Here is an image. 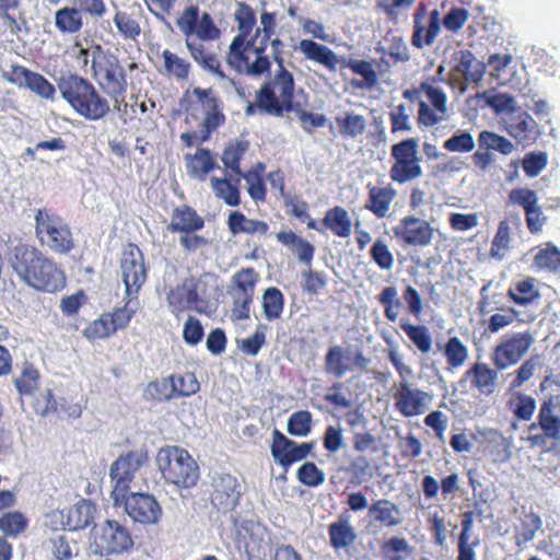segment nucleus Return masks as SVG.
Returning a JSON list of instances; mask_svg holds the SVG:
<instances>
[{"instance_id": "f257e3e1", "label": "nucleus", "mask_w": 560, "mask_h": 560, "mask_svg": "<svg viewBox=\"0 0 560 560\" xmlns=\"http://www.w3.org/2000/svg\"><path fill=\"white\" fill-rule=\"evenodd\" d=\"M149 460L148 450L144 447L121 454L109 469L113 482L110 497L114 505L125 506L126 513L137 523L143 525L156 524L162 517V508L158 500L149 493H129L130 485L137 471Z\"/></svg>"}, {"instance_id": "f03ea898", "label": "nucleus", "mask_w": 560, "mask_h": 560, "mask_svg": "<svg viewBox=\"0 0 560 560\" xmlns=\"http://www.w3.org/2000/svg\"><path fill=\"white\" fill-rule=\"evenodd\" d=\"M295 80L285 66L277 67L255 93V101L245 108L247 116L270 115L281 117L294 110Z\"/></svg>"}, {"instance_id": "7ed1b4c3", "label": "nucleus", "mask_w": 560, "mask_h": 560, "mask_svg": "<svg viewBox=\"0 0 560 560\" xmlns=\"http://www.w3.org/2000/svg\"><path fill=\"white\" fill-rule=\"evenodd\" d=\"M61 97L86 120H101L110 112L109 102L94 84L78 73L62 74L57 81Z\"/></svg>"}, {"instance_id": "20e7f679", "label": "nucleus", "mask_w": 560, "mask_h": 560, "mask_svg": "<svg viewBox=\"0 0 560 560\" xmlns=\"http://www.w3.org/2000/svg\"><path fill=\"white\" fill-rule=\"evenodd\" d=\"M91 70L102 91L113 101L114 108L121 112L122 106L127 107L128 81L118 58L96 45L92 52Z\"/></svg>"}, {"instance_id": "39448f33", "label": "nucleus", "mask_w": 560, "mask_h": 560, "mask_svg": "<svg viewBox=\"0 0 560 560\" xmlns=\"http://www.w3.org/2000/svg\"><path fill=\"white\" fill-rule=\"evenodd\" d=\"M156 465L167 483L180 489H190L199 480V466L183 447L166 445L156 454Z\"/></svg>"}, {"instance_id": "423d86ee", "label": "nucleus", "mask_w": 560, "mask_h": 560, "mask_svg": "<svg viewBox=\"0 0 560 560\" xmlns=\"http://www.w3.org/2000/svg\"><path fill=\"white\" fill-rule=\"evenodd\" d=\"M277 24L276 12H261L260 25L256 27L255 32L250 36L245 67L241 68L238 74L261 77L270 71L271 60L267 55V48L269 46L270 37L276 34Z\"/></svg>"}, {"instance_id": "0eeeda50", "label": "nucleus", "mask_w": 560, "mask_h": 560, "mask_svg": "<svg viewBox=\"0 0 560 560\" xmlns=\"http://www.w3.org/2000/svg\"><path fill=\"white\" fill-rule=\"evenodd\" d=\"M35 233L39 243L58 254H68L74 248V240L68 223L46 208L35 214Z\"/></svg>"}, {"instance_id": "6e6552de", "label": "nucleus", "mask_w": 560, "mask_h": 560, "mask_svg": "<svg viewBox=\"0 0 560 560\" xmlns=\"http://www.w3.org/2000/svg\"><path fill=\"white\" fill-rule=\"evenodd\" d=\"M133 545L129 529L115 520L95 525L91 534V550L100 557L128 552Z\"/></svg>"}, {"instance_id": "1a4fd4ad", "label": "nucleus", "mask_w": 560, "mask_h": 560, "mask_svg": "<svg viewBox=\"0 0 560 560\" xmlns=\"http://www.w3.org/2000/svg\"><path fill=\"white\" fill-rule=\"evenodd\" d=\"M234 21L238 33L233 37L225 59L230 68L240 73L241 68L245 67L249 39L257 22L255 10L246 2H237Z\"/></svg>"}, {"instance_id": "9d476101", "label": "nucleus", "mask_w": 560, "mask_h": 560, "mask_svg": "<svg viewBox=\"0 0 560 560\" xmlns=\"http://www.w3.org/2000/svg\"><path fill=\"white\" fill-rule=\"evenodd\" d=\"M486 73V65L478 60L470 50L463 49L453 54L448 84L462 95L468 86H479Z\"/></svg>"}, {"instance_id": "9b49d317", "label": "nucleus", "mask_w": 560, "mask_h": 560, "mask_svg": "<svg viewBox=\"0 0 560 560\" xmlns=\"http://www.w3.org/2000/svg\"><path fill=\"white\" fill-rule=\"evenodd\" d=\"M258 280L259 275L253 267L241 268L232 276L229 294L232 298L231 316L233 320L249 318Z\"/></svg>"}, {"instance_id": "f8f14e48", "label": "nucleus", "mask_w": 560, "mask_h": 560, "mask_svg": "<svg viewBox=\"0 0 560 560\" xmlns=\"http://www.w3.org/2000/svg\"><path fill=\"white\" fill-rule=\"evenodd\" d=\"M535 343L530 330L509 332L501 337L492 352V362L498 370L516 365Z\"/></svg>"}, {"instance_id": "ddd939ff", "label": "nucleus", "mask_w": 560, "mask_h": 560, "mask_svg": "<svg viewBox=\"0 0 560 560\" xmlns=\"http://www.w3.org/2000/svg\"><path fill=\"white\" fill-rule=\"evenodd\" d=\"M201 285L200 280L189 277L173 288L166 298L171 312L176 316L186 311L208 314L209 301L200 295L203 292Z\"/></svg>"}, {"instance_id": "4468645a", "label": "nucleus", "mask_w": 560, "mask_h": 560, "mask_svg": "<svg viewBox=\"0 0 560 560\" xmlns=\"http://www.w3.org/2000/svg\"><path fill=\"white\" fill-rule=\"evenodd\" d=\"M394 164L389 176L394 182L405 184L422 176V167L418 156V142L407 139L392 148Z\"/></svg>"}, {"instance_id": "2eb2a0df", "label": "nucleus", "mask_w": 560, "mask_h": 560, "mask_svg": "<svg viewBox=\"0 0 560 560\" xmlns=\"http://www.w3.org/2000/svg\"><path fill=\"white\" fill-rule=\"evenodd\" d=\"M121 279L125 284L126 301L129 305L137 296L147 280V268L143 254L135 244H128L120 259Z\"/></svg>"}, {"instance_id": "dca6fc26", "label": "nucleus", "mask_w": 560, "mask_h": 560, "mask_svg": "<svg viewBox=\"0 0 560 560\" xmlns=\"http://www.w3.org/2000/svg\"><path fill=\"white\" fill-rule=\"evenodd\" d=\"M135 314L136 308L129 306V301H125L122 306L115 307L112 312H104L92 320L84 328L83 336L91 341L109 338L118 330L127 328Z\"/></svg>"}, {"instance_id": "f3484780", "label": "nucleus", "mask_w": 560, "mask_h": 560, "mask_svg": "<svg viewBox=\"0 0 560 560\" xmlns=\"http://www.w3.org/2000/svg\"><path fill=\"white\" fill-rule=\"evenodd\" d=\"M176 25L182 32L184 39L194 35L201 39H219L221 36V31L215 25L212 16L208 12H203L199 16V8L197 5L186 7L177 18Z\"/></svg>"}, {"instance_id": "a211bd4d", "label": "nucleus", "mask_w": 560, "mask_h": 560, "mask_svg": "<svg viewBox=\"0 0 560 560\" xmlns=\"http://www.w3.org/2000/svg\"><path fill=\"white\" fill-rule=\"evenodd\" d=\"M192 95L196 97V104L205 112L200 140L208 141L211 133L226 120L222 110V102L212 88H194Z\"/></svg>"}, {"instance_id": "6ab92c4d", "label": "nucleus", "mask_w": 560, "mask_h": 560, "mask_svg": "<svg viewBox=\"0 0 560 560\" xmlns=\"http://www.w3.org/2000/svg\"><path fill=\"white\" fill-rule=\"evenodd\" d=\"M3 78L20 89H26L42 98L52 101L56 95L55 85L43 74L21 65H12L3 73Z\"/></svg>"}, {"instance_id": "aec40b11", "label": "nucleus", "mask_w": 560, "mask_h": 560, "mask_svg": "<svg viewBox=\"0 0 560 560\" xmlns=\"http://www.w3.org/2000/svg\"><path fill=\"white\" fill-rule=\"evenodd\" d=\"M441 31L442 18L439 10L428 12L427 8L420 4L413 14L412 46L422 49L433 45Z\"/></svg>"}, {"instance_id": "412c9836", "label": "nucleus", "mask_w": 560, "mask_h": 560, "mask_svg": "<svg viewBox=\"0 0 560 560\" xmlns=\"http://www.w3.org/2000/svg\"><path fill=\"white\" fill-rule=\"evenodd\" d=\"M313 446L314 444L312 442L296 444L278 429L272 431V443L270 445L271 455L276 463L285 469L294 463L306 458L312 452Z\"/></svg>"}, {"instance_id": "4be33fe9", "label": "nucleus", "mask_w": 560, "mask_h": 560, "mask_svg": "<svg viewBox=\"0 0 560 560\" xmlns=\"http://www.w3.org/2000/svg\"><path fill=\"white\" fill-rule=\"evenodd\" d=\"M25 283L38 291L55 293L66 287V276L62 269L45 255Z\"/></svg>"}, {"instance_id": "5701e85b", "label": "nucleus", "mask_w": 560, "mask_h": 560, "mask_svg": "<svg viewBox=\"0 0 560 560\" xmlns=\"http://www.w3.org/2000/svg\"><path fill=\"white\" fill-rule=\"evenodd\" d=\"M214 40L215 39H201L197 35H194L185 39V46L192 60L202 70L210 72L218 79L225 80L228 75L222 68L218 54L211 50L206 44L207 42Z\"/></svg>"}, {"instance_id": "b1692460", "label": "nucleus", "mask_w": 560, "mask_h": 560, "mask_svg": "<svg viewBox=\"0 0 560 560\" xmlns=\"http://www.w3.org/2000/svg\"><path fill=\"white\" fill-rule=\"evenodd\" d=\"M432 397L419 388H413L409 381L400 382L395 394V406L405 417H415L424 413L431 404Z\"/></svg>"}, {"instance_id": "393cba45", "label": "nucleus", "mask_w": 560, "mask_h": 560, "mask_svg": "<svg viewBox=\"0 0 560 560\" xmlns=\"http://www.w3.org/2000/svg\"><path fill=\"white\" fill-rule=\"evenodd\" d=\"M45 254L37 247L20 243L9 254V265L25 283L44 258Z\"/></svg>"}, {"instance_id": "a878e982", "label": "nucleus", "mask_w": 560, "mask_h": 560, "mask_svg": "<svg viewBox=\"0 0 560 560\" xmlns=\"http://www.w3.org/2000/svg\"><path fill=\"white\" fill-rule=\"evenodd\" d=\"M394 232L407 244L413 246H428L433 238V228L431 224L416 215H407L401 219L399 224L394 228Z\"/></svg>"}, {"instance_id": "bb28decb", "label": "nucleus", "mask_w": 560, "mask_h": 560, "mask_svg": "<svg viewBox=\"0 0 560 560\" xmlns=\"http://www.w3.org/2000/svg\"><path fill=\"white\" fill-rule=\"evenodd\" d=\"M240 498V485L234 476L225 474L214 479L211 502L218 510L223 512L234 510Z\"/></svg>"}, {"instance_id": "cd10ccee", "label": "nucleus", "mask_w": 560, "mask_h": 560, "mask_svg": "<svg viewBox=\"0 0 560 560\" xmlns=\"http://www.w3.org/2000/svg\"><path fill=\"white\" fill-rule=\"evenodd\" d=\"M504 130L518 143L528 145L536 140L537 122L521 108L503 120Z\"/></svg>"}, {"instance_id": "c85d7f7f", "label": "nucleus", "mask_w": 560, "mask_h": 560, "mask_svg": "<svg viewBox=\"0 0 560 560\" xmlns=\"http://www.w3.org/2000/svg\"><path fill=\"white\" fill-rule=\"evenodd\" d=\"M537 420V425L548 439H560V395H551L542 401ZM530 428H536V424Z\"/></svg>"}, {"instance_id": "c756f323", "label": "nucleus", "mask_w": 560, "mask_h": 560, "mask_svg": "<svg viewBox=\"0 0 560 560\" xmlns=\"http://www.w3.org/2000/svg\"><path fill=\"white\" fill-rule=\"evenodd\" d=\"M184 160L188 176L199 182H205L218 167L217 156L208 148L198 147L194 153H186Z\"/></svg>"}, {"instance_id": "7c9ffc66", "label": "nucleus", "mask_w": 560, "mask_h": 560, "mask_svg": "<svg viewBox=\"0 0 560 560\" xmlns=\"http://www.w3.org/2000/svg\"><path fill=\"white\" fill-rule=\"evenodd\" d=\"M203 218L190 206L182 205L172 212L167 229L173 233L197 232L203 229Z\"/></svg>"}, {"instance_id": "2f4dec72", "label": "nucleus", "mask_w": 560, "mask_h": 560, "mask_svg": "<svg viewBox=\"0 0 560 560\" xmlns=\"http://www.w3.org/2000/svg\"><path fill=\"white\" fill-rule=\"evenodd\" d=\"M298 49L307 60L322 65L330 71L337 70L339 58L329 47L312 39H301Z\"/></svg>"}, {"instance_id": "473e14b6", "label": "nucleus", "mask_w": 560, "mask_h": 560, "mask_svg": "<svg viewBox=\"0 0 560 560\" xmlns=\"http://www.w3.org/2000/svg\"><path fill=\"white\" fill-rule=\"evenodd\" d=\"M161 58L163 66L161 72L164 77L177 82L189 80L192 65L187 58L180 57L170 49H164L161 54Z\"/></svg>"}, {"instance_id": "72a5a7b5", "label": "nucleus", "mask_w": 560, "mask_h": 560, "mask_svg": "<svg viewBox=\"0 0 560 560\" xmlns=\"http://www.w3.org/2000/svg\"><path fill=\"white\" fill-rule=\"evenodd\" d=\"M499 371L491 369L486 363H475L466 371V376L470 378L474 387L482 394L490 395L495 392L499 384Z\"/></svg>"}, {"instance_id": "f704fd0d", "label": "nucleus", "mask_w": 560, "mask_h": 560, "mask_svg": "<svg viewBox=\"0 0 560 560\" xmlns=\"http://www.w3.org/2000/svg\"><path fill=\"white\" fill-rule=\"evenodd\" d=\"M521 222V215L513 214L499 223L490 249L491 257L501 260L508 254L511 244V232L513 229L517 230Z\"/></svg>"}, {"instance_id": "c9c22d12", "label": "nucleus", "mask_w": 560, "mask_h": 560, "mask_svg": "<svg viewBox=\"0 0 560 560\" xmlns=\"http://www.w3.org/2000/svg\"><path fill=\"white\" fill-rule=\"evenodd\" d=\"M226 223L232 235H266L269 231V225L267 222L247 218L241 211H231Z\"/></svg>"}, {"instance_id": "e433bc0d", "label": "nucleus", "mask_w": 560, "mask_h": 560, "mask_svg": "<svg viewBox=\"0 0 560 560\" xmlns=\"http://www.w3.org/2000/svg\"><path fill=\"white\" fill-rule=\"evenodd\" d=\"M241 178L226 174L224 177H212L210 184L214 196L230 207H237L241 203Z\"/></svg>"}, {"instance_id": "4c0bfd02", "label": "nucleus", "mask_w": 560, "mask_h": 560, "mask_svg": "<svg viewBox=\"0 0 560 560\" xmlns=\"http://www.w3.org/2000/svg\"><path fill=\"white\" fill-rule=\"evenodd\" d=\"M397 197V191L389 185L383 187H370L366 207L378 218L389 214L390 206Z\"/></svg>"}, {"instance_id": "58836bf2", "label": "nucleus", "mask_w": 560, "mask_h": 560, "mask_svg": "<svg viewBox=\"0 0 560 560\" xmlns=\"http://www.w3.org/2000/svg\"><path fill=\"white\" fill-rule=\"evenodd\" d=\"M39 370L31 362H24L19 375L13 378V384L21 398L34 395L40 385Z\"/></svg>"}, {"instance_id": "ea45409f", "label": "nucleus", "mask_w": 560, "mask_h": 560, "mask_svg": "<svg viewBox=\"0 0 560 560\" xmlns=\"http://www.w3.org/2000/svg\"><path fill=\"white\" fill-rule=\"evenodd\" d=\"M508 296L517 305L526 306L536 303L540 299L536 280L525 278L515 281L508 290Z\"/></svg>"}, {"instance_id": "a19ab883", "label": "nucleus", "mask_w": 560, "mask_h": 560, "mask_svg": "<svg viewBox=\"0 0 560 560\" xmlns=\"http://www.w3.org/2000/svg\"><path fill=\"white\" fill-rule=\"evenodd\" d=\"M472 98L483 100L486 105L497 115L508 114L510 116L520 109L514 96L506 93H497L494 90L477 93Z\"/></svg>"}, {"instance_id": "79ce46f5", "label": "nucleus", "mask_w": 560, "mask_h": 560, "mask_svg": "<svg viewBox=\"0 0 560 560\" xmlns=\"http://www.w3.org/2000/svg\"><path fill=\"white\" fill-rule=\"evenodd\" d=\"M278 242H280L282 245L290 247L294 249L298 258L307 265L311 264L315 248L314 246L306 240L300 237L296 233L293 231H280L276 235Z\"/></svg>"}, {"instance_id": "37998d69", "label": "nucleus", "mask_w": 560, "mask_h": 560, "mask_svg": "<svg viewBox=\"0 0 560 560\" xmlns=\"http://www.w3.org/2000/svg\"><path fill=\"white\" fill-rule=\"evenodd\" d=\"M399 327L421 353L427 354L432 350L433 339L427 326L413 325L409 318L402 317L399 320Z\"/></svg>"}, {"instance_id": "c03bdc74", "label": "nucleus", "mask_w": 560, "mask_h": 560, "mask_svg": "<svg viewBox=\"0 0 560 560\" xmlns=\"http://www.w3.org/2000/svg\"><path fill=\"white\" fill-rule=\"evenodd\" d=\"M83 24V15L75 7H63L55 12V26L61 34L79 33Z\"/></svg>"}, {"instance_id": "a18cd8bd", "label": "nucleus", "mask_w": 560, "mask_h": 560, "mask_svg": "<svg viewBox=\"0 0 560 560\" xmlns=\"http://www.w3.org/2000/svg\"><path fill=\"white\" fill-rule=\"evenodd\" d=\"M248 149L247 141H235L229 143L223 152L221 160L225 166L226 175L243 177L241 170V160Z\"/></svg>"}, {"instance_id": "49530a36", "label": "nucleus", "mask_w": 560, "mask_h": 560, "mask_svg": "<svg viewBox=\"0 0 560 560\" xmlns=\"http://www.w3.org/2000/svg\"><path fill=\"white\" fill-rule=\"evenodd\" d=\"M174 384L170 376L155 378L147 384L143 390V398L147 401L164 402L174 398Z\"/></svg>"}, {"instance_id": "de8ad7c7", "label": "nucleus", "mask_w": 560, "mask_h": 560, "mask_svg": "<svg viewBox=\"0 0 560 560\" xmlns=\"http://www.w3.org/2000/svg\"><path fill=\"white\" fill-rule=\"evenodd\" d=\"M28 521L20 511L4 512L0 515V533L4 538H16L27 528Z\"/></svg>"}, {"instance_id": "09e8293b", "label": "nucleus", "mask_w": 560, "mask_h": 560, "mask_svg": "<svg viewBox=\"0 0 560 560\" xmlns=\"http://www.w3.org/2000/svg\"><path fill=\"white\" fill-rule=\"evenodd\" d=\"M284 307V296L276 287H269L262 294V311L268 320H276L281 317Z\"/></svg>"}, {"instance_id": "8fccbe9b", "label": "nucleus", "mask_w": 560, "mask_h": 560, "mask_svg": "<svg viewBox=\"0 0 560 560\" xmlns=\"http://www.w3.org/2000/svg\"><path fill=\"white\" fill-rule=\"evenodd\" d=\"M325 231L329 230L335 235L346 237L350 233V221L347 211L341 207L329 209L324 217Z\"/></svg>"}, {"instance_id": "3c124183", "label": "nucleus", "mask_w": 560, "mask_h": 560, "mask_svg": "<svg viewBox=\"0 0 560 560\" xmlns=\"http://www.w3.org/2000/svg\"><path fill=\"white\" fill-rule=\"evenodd\" d=\"M377 63L376 61L352 60V72L360 75L362 80L352 79V86L370 89L377 83Z\"/></svg>"}, {"instance_id": "603ef678", "label": "nucleus", "mask_w": 560, "mask_h": 560, "mask_svg": "<svg viewBox=\"0 0 560 560\" xmlns=\"http://www.w3.org/2000/svg\"><path fill=\"white\" fill-rule=\"evenodd\" d=\"M443 352L448 370L463 366L469 355L468 348L458 337H451L445 343Z\"/></svg>"}, {"instance_id": "864d4df0", "label": "nucleus", "mask_w": 560, "mask_h": 560, "mask_svg": "<svg viewBox=\"0 0 560 560\" xmlns=\"http://www.w3.org/2000/svg\"><path fill=\"white\" fill-rule=\"evenodd\" d=\"M480 149L494 150L503 155H510L515 150V145L508 138L492 131L483 130L478 136Z\"/></svg>"}, {"instance_id": "5fc2aeb1", "label": "nucleus", "mask_w": 560, "mask_h": 560, "mask_svg": "<svg viewBox=\"0 0 560 560\" xmlns=\"http://www.w3.org/2000/svg\"><path fill=\"white\" fill-rule=\"evenodd\" d=\"M378 301L384 306L385 317L390 322H396L402 307L397 288L394 285L385 287L378 295Z\"/></svg>"}, {"instance_id": "6e6d98bb", "label": "nucleus", "mask_w": 560, "mask_h": 560, "mask_svg": "<svg viewBox=\"0 0 560 560\" xmlns=\"http://www.w3.org/2000/svg\"><path fill=\"white\" fill-rule=\"evenodd\" d=\"M330 545L338 550L346 548L350 544V522L345 514H341L337 522L328 527Z\"/></svg>"}, {"instance_id": "4d7b16f0", "label": "nucleus", "mask_w": 560, "mask_h": 560, "mask_svg": "<svg viewBox=\"0 0 560 560\" xmlns=\"http://www.w3.org/2000/svg\"><path fill=\"white\" fill-rule=\"evenodd\" d=\"M31 396V407L35 415L39 417H47L48 415L55 413L57 411L58 404L50 388L39 393L36 392Z\"/></svg>"}, {"instance_id": "13d9d810", "label": "nucleus", "mask_w": 560, "mask_h": 560, "mask_svg": "<svg viewBox=\"0 0 560 560\" xmlns=\"http://www.w3.org/2000/svg\"><path fill=\"white\" fill-rule=\"evenodd\" d=\"M174 384V398L189 397L200 389V384L194 373L170 375Z\"/></svg>"}, {"instance_id": "bf43d9fd", "label": "nucleus", "mask_w": 560, "mask_h": 560, "mask_svg": "<svg viewBox=\"0 0 560 560\" xmlns=\"http://www.w3.org/2000/svg\"><path fill=\"white\" fill-rule=\"evenodd\" d=\"M287 430L293 436H306L312 430V413L308 410L293 412L288 419Z\"/></svg>"}, {"instance_id": "052dcab7", "label": "nucleus", "mask_w": 560, "mask_h": 560, "mask_svg": "<svg viewBox=\"0 0 560 560\" xmlns=\"http://www.w3.org/2000/svg\"><path fill=\"white\" fill-rule=\"evenodd\" d=\"M541 527V520L535 513H527L522 518V526L515 534L517 546H522L534 539L535 534Z\"/></svg>"}, {"instance_id": "680f3d73", "label": "nucleus", "mask_w": 560, "mask_h": 560, "mask_svg": "<svg viewBox=\"0 0 560 560\" xmlns=\"http://www.w3.org/2000/svg\"><path fill=\"white\" fill-rule=\"evenodd\" d=\"M386 343L388 345V360L395 366L401 380L400 382L409 381V378L412 377L413 372L411 366L405 362V357L399 350V345L388 338L386 339Z\"/></svg>"}, {"instance_id": "e2e57ef3", "label": "nucleus", "mask_w": 560, "mask_h": 560, "mask_svg": "<svg viewBox=\"0 0 560 560\" xmlns=\"http://www.w3.org/2000/svg\"><path fill=\"white\" fill-rule=\"evenodd\" d=\"M347 360L346 351L341 347H331L326 355V371L336 377L342 376L349 369Z\"/></svg>"}, {"instance_id": "0e129e2a", "label": "nucleus", "mask_w": 560, "mask_h": 560, "mask_svg": "<svg viewBox=\"0 0 560 560\" xmlns=\"http://www.w3.org/2000/svg\"><path fill=\"white\" fill-rule=\"evenodd\" d=\"M114 23L124 38L136 39L141 33L139 22L127 12H116L114 15Z\"/></svg>"}, {"instance_id": "69168bd1", "label": "nucleus", "mask_w": 560, "mask_h": 560, "mask_svg": "<svg viewBox=\"0 0 560 560\" xmlns=\"http://www.w3.org/2000/svg\"><path fill=\"white\" fill-rule=\"evenodd\" d=\"M443 148L450 152L468 153L475 148V139L469 131H456L443 144Z\"/></svg>"}, {"instance_id": "338daca9", "label": "nucleus", "mask_w": 560, "mask_h": 560, "mask_svg": "<svg viewBox=\"0 0 560 560\" xmlns=\"http://www.w3.org/2000/svg\"><path fill=\"white\" fill-rule=\"evenodd\" d=\"M46 547L56 560H71L73 557L72 548L66 534H54L46 541Z\"/></svg>"}, {"instance_id": "774afa93", "label": "nucleus", "mask_w": 560, "mask_h": 560, "mask_svg": "<svg viewBox=\"0 0 560 560\" xmlns=\"http://www.w3.org/2000/svg\"><path fill=\"white\" fill-rule=\"evenodd\" d=\"M534 260L539 269L560 272V252L556 247L540 249Z\"/></svg>"}]
</instances>
